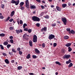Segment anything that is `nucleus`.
I'll use <instances>...</instances> for the list:
<instances>
[{
    "mask_svg": "<svg viewBox=\"0 0 75 75\" xmlns=\"http://www.w3.org/2000/svg\"><path fill=\"white\" fill-rule=\"evenodd\" d=\"M32 20L34 21H40V18H39L36 16H34L32 18Z\"/></svg>",
    "mask_w": 75,
    "mask_h": 75,
    "instance_id": "obj_1",
    "label": "nucleus"
},
{
    "mask_svg": "<svg viewBox=\"0 0 75 75\" xmlns=\"http://www.w3.org/2000/svg\"><path fill=\"white\" fill-rule=\"evenodd\" d=\"M33 41L34 42H37V37L36 35H33Z\"/></svg>",
    "mask_w": 75,
    "mask_h": 75,
    "instance_id": "obj_2",
    "label": "nucleus"
},
{
    "mask_svg": "<svg viewBox=\"0 0 75 75\" xmlns=\"http://www.w3.org/2000/svg\"><path fill=\"white\" fill-rule=\"evenodd\" d=\"M25 6L27 7V8H29L30 6H29V2L28 0H26L25 1Z\"/></svg>",
    "mask_w": 75,
    "mask_h": 75,
    "instance_id": "obj_3",
    "label": "nucleus"
},
{
    "mask_svg": "<svg viewBox=\"0 0 75 75\" xmlns=\"http://www.w3.org/2000/svg\"><path fill=\"white\" fill-rule=\"evenodd\" d=\"M54 38H55V36L52 34H51L49 35L48 38L49 40H52Z\"/></svg>",
    "mask_w": 75,
    "mask_h": 75,
    "instance_id": "obj_4",
    "label": "nucleus"
},
{
    "mask_svg": "<svg viewBox=\"0 0 75 75\" xmlns=\"http://www.w3.org/2000/svg\"><path fill=\"white\" fill-rule=\"evenodd\" d=\"M62 20L63 22L64 23V25H66V24L67 23H66L67 21V19H66V18H64L62 19Z\"/></svg>",
    "mask_w": 75,
    "mask_h": 75,
    "instance_id": "obj_5",
    "label": "nucleus"
},
{
    "mask_svg": "<svg viewBox=\"0 0 75 75\" xmlns=\"http://www.w3.org/2000/svg\"><path fill=\"white\" fill-rule=\"evenodd\" d=\"M69 57H70V55H65L64 56V58H65V59L66 58L67 59H68V58H69Z\"/></svg>",
    "mask_w": 75,
    "mask_h": 75,
    "instance_id": "obj_6",
    "label": "nucleus"
},
{
    "mask_svg": "<svg viewBox=\"0 0 75 75\" xmlns=\"http://www.w3.org/2000/svg\"><path fill=\"white\" fill-rule=\"evenodd\" d=\"M15 13V12H14V11L11 12L10 14L11 16V17H13V16H14V14Z\"/></svg>",
    "mask_w": 75,
    "mask_h": 75,
    "instance_id": "obj_7",
    "label": "nucleus"
},
{
    "mask_svg": "<svg viewBox=\"0 0 75 75\" xmlns=\"http://www.w3.org/2000/svg\"><path fill=\"white\" fill-rule=\"evenodd\" d=\"M35 52L37 54H39L40 53V51L38 50L37 49H35Z\"/></svg>",
    "mask_w": 75,
    "mask_h": 75,
    "instance_id": "obj_8",
    "label": "nucleus"
},
{
    "mask_svg": "<svg viewBox=\"0 0 75 75\" xmlns=\"http://www.w3.org/2000/svg\"><path fill=\"white\" fill-rule=\"evenodd\" d=\"M29 43L30 46V47H33V42H32L31 40L29 41Z\"/></svg>",
    "mask_w": 75,
    "mask_h": 75,
    "instance_id": "obj_9",
    "label": "nucleus"
},
{
    "mask_svg": "<svg viewBox=\"0 0 75 75\" xmlns=\"http://www.w3.org/2000/svg\"><path fill=\"white\" fill-rule=\"evenodd\" d=\"M19 3H20V1L19 0H18L16 1V2L15 3V5H16V6H17V5L19 4Z\"/></svg>",
    "mask_w": 75,
    "mask_h": 75,
    "instance_id": "obj_10",
    "label": "nucleus"
},
{
    "mask_svg": "<svg viewBox=\"0 0 75 75\" xmlns=\"http://www.w3.org/2000/svg\"><path fill=\"white\" fill-rule=\"evenodd\" d=\"M56 8L57 10L58 11H61V9L58 6H56Z\"/></svg>",
    "mask_w": 75,
    "mask_h": 75,
    "instance_id": "obj_11",
    "label": "nucleus"
},
{
    "mask_svg": "<svg viewBox=\"0 0 75 75\" xmlns=\"http://www.w3.org/2000/svg\"><path fill=\"white\" fill-rule=\"evenodd\" d=\"M30 8L31 9H35L36 8V7L34 5H33L30 6Z\"/></svg>",
    "mask_w": 75,
    "mask_h": 75,
    "instance_id": "obj_12",
    "label": "nucleus"
},
{
    "mask_svg": "<svg viewBox=\"0 0 75 75\" xmlns=\"http://www.w3.org/2000/svg\"><path fill=\"white\" fill-rule=\"evenodd\" d=\"M71 43H67L66 45V47H70V46H71Z\"/></svg>",
    "mask_w": 75,
    "mask_h": 75,
    "instance_id": "obj_13",
    "label": "nucleus"
},
{
    "mask_svg": "<svg viewBox=\"0 0 75 75\" xmlns=\"http://www.w3.org/2000/svg\"><path fill=\"white\" fill-rule=\"evenodd\" d=\"M5 62L7 64H9V61L8 59H5Z\"/></svg>",
    "mask_w": 75,
    "mask_h": 75,
    "instance_id": "obj_14",
    "label": "nucleus"
},
{
    "mask_svg": "<svg viewBox=\"0 0 75 75\" xmlns=\"http://www.w3.org/2000/svg\"><path fill=\"white\" fill-rule=\"evenodd\" d=\"M41 31H47V27H44L43 29H41Z\"/></svg>",
    "mask_w": 75,
    "mask_h": 75,
    "instance_id": "obj_15",
    "label": "nucleus"
},
{
    "mask_svg": "<svg viewBox=\"0 0 75 75\" xmlns=\"http://www.w3.org/2000/svg\"><path fill=\"white\" fill-rule=\"evenodd\" d=\"M8 44V42L7 41L4 42L3 43V44L4 45H7Z\"/></svg>",
    "mask_w": 75,
    "mask_h": 75,
    "instance_id": "obj_16",
    "label": "nucleus"
},
{
    "mask_svg": "<svg viewBox=\"0 0 75 75\" xmlns=\"http://www.w3.org/2000/svg\"><path fill=\"white\" fill-rule=\"evenodd\" d=\"M27 34L25 33V34H24L23 35V38L24 39L26 38V37H27Z\"/></svg>",
    "mask_w": 75,
    "mask_h": 75,
    "instance_id": "obj_17",
    "label": "nucleus"
},
{
    "mask_svg": "<svg viewBox=\"0 0 75 75\" xmlns=\"http://www.w3.org/2000/svg\"><path fill=\"white\" fill-rule=\"evenodd\" d=\"M24 3L23 2H21L20 4V7H21L23 6L24 5Z\"/></svg>",
    "mask_w": 75,
    "mask_h": 75,
    "instance_id": "obj_18",
    "label": "nucleus"
},
{
    "mask_svg": "<svg viewBox=\"0 0 75 75\" xmlns=\"http://www.w3.org/2000/svg\"><path fill=\"white\" fill-rule=\"evenodd\" d=\"M69 34H75V32L73 30H72L69 32Z\"/></svg>",
    "mask_w": 75,
    "mask_h": 75,
    "instance_id": "obj_19",
    "label": "nucleus"
},
{
    "mask_svg": "<svg viewBox=\"0 0 75 75\" xmlns=\"http://www.w3.org/2000/svg\"><path fill=\"white\" fill-rule=\"evenodd\" d=\"M0 37H4V36H5V34L4 33L0 34Z\"/></svg>",
    "mask_w": 75,
    "mask_h": 75,
    "instance_id": "obj_20",
    "label": "nucleus"
},
{
    "mask_svg": "<svg viewBox=\"0 0 75 75\" xmlns=\"http://www.w3.org/2000/svg\"><path fill=\"white\" fill-rule=\"evenodd\" d=\"M55 64H58L59 65H61V64L59 62H56Z\"/></svg>",
    "mask_w": 75,
    "mask_h": 75,
    "instance_id": "obj_21",
    "label": "nucleus"
},
{
    "mask_svg": "<svg viewBox=\"0 0 75 75\" xmlns=\"http://www.w3.org/2000/svg\"><path fill=\"white\" fill-rule=\"evenodd\" d=\"M17 68L18 70H20L23 68V67L22 66H19Z\"/></svg>",
    "mask_w": 75,
    "mask_h": 75,
    "instance_id": "obj_22",
    "label": "nucleus"
},
{
    "mask_svg": "<svg viewBox=\"0 0 75 75\" xmlns=\"http://www.w3.org/2000/svg\"><path fill=\"white\" fill-rule=\"evenodd\" d=\"M67 6L66 4H64L62 5V7L63 8H65V7H66Z\"/></svg>",
    "mask_w": 75,
    "mask_h": 75,
    "instance_id": "obj_23",
    "label": "nucleus"
},
{
    "mask_svg": "<svg viewBox=\"0 0 75 75\" xmlns=\"http://www.w3.org/2000/svg\"><path fill=\"white\" fill-rule=\"evenodd\" d=\"M30 57V54H28V55L27 56L26 58L27 59H29Z\"/></svg>",
    "mask_w": 75,
    "mask_h": 75,
    "instance_id": "obj_24",
    "label": "nucleus"
},
{
    "mask_svg": "<svg viewBox=\"0 0 75 75\" xmlns=\"http://www.w3.org/2000/svg\"><path fill=\"white\" fill-rule=\"evenodd\" d=\"M16 1L14 0H11V3H13V4H15L16 3Z\"/></svg>",
    "mask_w": 75,
    "mask_h": 75,
    "instance_id": "obj_25",
    "label": "nucleus"
},
{
    "mask_svg": "<svg viewBox=\"0 0 75 75\" xmlns=\"http://www.w3.org/2000/svg\"><path fill=\"white\" fill-rule=\"evenodd\" d=\"M70 30L71 29H70V28H67L66 29L67 31L69 32H69L71 31Z\"/></svg>",
    "mask_w": 75,
    "mask_h": 75,
    "instance_id": "obj_26",
    "label": "nucleus"
},
{
    "mask_svg": "<svg viewBox=\"0 0 75 75\" xmlns=\"http://www.w3.org/2000/svg\"><path fill=\"white\" fill-rule=\"evenodd\" d=\"M68 51L69 52H71L72 51V49L71 48V47H68Z\"/></svg>",
    "mask_w": 75,
    "mask_h": 75,
    "instance_id": "obj_27",
    "label": "nucleus"
},
{
    "mask_svg": "<svg viewBox=\"0 0 75 75\" xmlns=\"http://www.w3.org/2000/svg\"><path fill=\"white\" fill-rule=\"evenodd\" d=\"M16 32L17 34H18L20 33V30H16Z\"/></svg>",
    "mask_w": 75,
    "mask_h": 75,
    "instance_id": "obj_28",
    "label": "nucleus"
},
{
    "mask_svg": "<svg viewBox=\"0 0 75 75\" xmlns=\"http://www.w3.org/2000/svg\"><path fill=\"white\" fill-rule=\"evenodd\" d=\"M64 39H68L69 37L68 36H65L64 37Z\"/></svg>",
    "mask_w": 75,
    "mask_h": 75,
    "instance_id": "obj_29",
    "label": "nucleus"
},
{
    "mask_svg": "<svg viewBox=\"0 0 75 75\" xmlns=\"http://www.w3.org/2000/svg\"><path fill=\"white\" fill-rule=\"evenodd\" d=\"M28 31L29 33H31V31H32V30L31 29H28Z\"/></svg>",
    "mask_w": 75,
    "mask_h": 75,
    "instance_id": "obj_30",
    "label": "nucleus"
},
{
    "mask_svg": "<svg viewBox=\"0 0 75 75\" xmlns=\"http://www.w3.org/2000/svg\"><path fill=\"white\" fill-rule=\"evenodd\" d=\"M27 25L26 23H24L23 25V28H25V26H27Z\"/></svg>",
    "mask_w": 75,
    "mask_h": 75,
    "instance_id": "obj_31",
    "label": "nucleus"
},
{
    "mask_svg": "<svg viewBox=\"0 0 75 75\" xmlns=\"http://www.w3.org/2000/svg\"><path fill=\"white\" fill-rule=\"evenodd\" d=\"M0 47L2 50H4V47H3V45H0Z\"/></svg>",
    "mask_w": 75,
    "mask_h": 75,
    "instance_id": "obj_32",
    "label": "nucleus"
},
{
    "mask_svg": "<svg viewBox=\"0 0 75 75\" xmlns=\"http://www.w3.org/2000/svg\"><path fill=\"white\" fill-rule=\"evenodd\" d=\"M33 58H34V59H35V58H37V56L35 55H33L32 56Z\"/></svg>",
    "mask_w": 75,
    "mask_h": 75,
    "instance_id": "obj_33",
    "label": "nucleus"
},
{
    "mask_svg": "<svg viewBox=\"0 0 75 75\" xmlns=\"http://www.w3.org/2000/svg\"><path fill=\"white\" fill-rule=\"evenodd\" d=\"M36 26H37V27H39L40 26V23H37L36 24Z\"/></svg>",
    "mask_w": 75,
    "mask_h": 75,
    "instance_id": "obj_34",
    "label": "nucleus"
},
{
    "mask_svg": "<svg viewBox=\"0 0 75 75\" xmlns=\"http://www.w3.org/2000/svg\"><path fill=\"white\" fill-rule=\"evenodd\" d=\"M7 48L8 49L9 48H10V47H11V45L10 44H8L7 45Z\"/></svg>",
    "mask_w": 75,
    "mask_h": 75,
    "instance_id": "obj_35",
    "label": "nucleus"
},
{
    "mask_svg": "<svg viewBox=\"0 0 75 75\" xmlns=\"http://www.w3.org/2000/svg\"><path fill=\"white\" fill-rule=\"evenodd\" d=\"M45 18H47V19H48V18H49V17L47 15L45 16Z\"/></svg>",
    "mask_w": 75,
    "mask_h": 75,
    "instance_id": "obj_36",
    "label": "nucleus"
},
{
    "mask_svg": "<svg viewBox=\"0 0 75 75\" xmlns=\"http://www.w3.org/2000/svg\"><path fill=\"white\" fill-rule=\"evenodd\" d=\"M12 52H16V50L13 48L12 49Z\"/></svg>",
    "mask_w": 75,
    "mask_h": 75,
    "instance_id": "obj_37",
    "label": "nucleus"
},
{
    "mask_svg": "<svg viewBox=\"0 0 75 75\" xmlns=\"http://www.w3.org/2000/svg\"><path fill=\"white\" fill-rule=\"evenodd\" d=\"M10 18V17H8L7 18V19H6V20L5 21L6 22L7 21H8L9 20V19Z\"/></svg>",
    "mask_w": 75,
    "mask_h": 75,
    "instance_id": "obj_38",
    "label": "nucleus"
},
{
    "mask_svg": "<svg viewBox=\"0 0 75 75\" xmlns=\"http://www.w3.org/2000/svg\"><path fill=\"white\" fill-rule=\"evenodd\" d=\"M20 8L22 10H23L24 9V7L22 6H20Z\"/></svg>",
    "mask_w": 75,
    "mask_h": 75,
    "instance_id": "obj_39",
    "label": "nucleus"
},
{
    "mask_svg": "<svg viewBox=\"0 0 75 75\" xmlns=\"http://www.w3.org/2000/svg\"><path fill=\"white\" fill-rule=\"evenodd\" d=\"M10 42L11 43V44H13V43L14 42V41H13V39H11L10 40Z\"/></svg>",
    "mask_w": 75,
    "mask_h": 75,
    "instance_id": "obj_40",
    "label": "nucleus"
},
{
    "mask_svg": "<svg viewBox=\"0 0 75 75\" xmlns=\"http://www.w3.org/2000/svg\"><path fill=\"white\" fill-rule=\"evenodd\" d=\"M57 43H54L53 44L54 47H56V46H57Z\"/></svg>",
    "mask_w": 75,
    "mask_h": 75,
    "instance_id": "obj_41",
    "label": "nucleus"
},
{
    "mask_svg": "<svg viewBox=\"0 0 75 75\" xmlns=\"http://www.w3.org/2000/svg\"><path fill=\"white\" fill-rule=\"evenodd\" d=\"M23 53V52L22 51H19V54L20 55H21Z\"/></svg>",
    "mask_w": 75,
    "mask_h": 75,
    "instance_id": "obj_42",
    "label": "nucleus"
},
{
    "mask_svg": "<svg viewBox=\"0 0 75 75\" xmlns=\"http://www.w3.org/2000/svg\"><path fill=\"white\" fill-rule=\"evenodd\" d=\"M20 24H22L23 22V21H22V20H21L20 21Z\"/></svg>",
    "mask_w": 75,
    "mask_h": 75,
    "instance_id": "obj_43",
    "label": "nucleus"
},
{
    "mask_svg": "<svg viewBox=\"0 0 75 75\" xmlns=\"http://www.w3.org/2000/svg\"><path fill=\"white\" fill-rule=\"evenodd\" d=\"M52 27H55L56 26V23H54V24H52Z\"/></svg>",
    "mask_w": 75,
    "mask_h": 75,
    "instance_id": "obj_44",
    "label": "nucleus"
},
{
    "mask_svg": "<svg viewBox=\"0 0 75 75\" xmlns=\"http://www.w3.org/2000/svg\"><path fill=\"white\" fill-rule=\"evenodd\" d=\"M28 28H26L25 29H24V31H28Z\"/></svg>",
    "mask_w": 75,
    "mask_h": 75,
    "instance_id": "obj_45",
    "label": "nucleus"
},
{
    "mask_svg": "<svg viewBox=\"0 0 75 75\" xmlns=\"http://www.w3.org/2000/svg\"><path fill=\"white\" fill-rule=\"evenodd\" d=\"M0 18H1V19H3V18H4V17L2 16H0Z\"/></svg>",
    "mask_w": 75,
    "mask_h": 75,
    "instance_id": "obj_46",
    "label": "nucleus"
},
{
    "mask_svg": "<svg viewBox=\"0 0 75 75\" xmlns=\"http://www.w3.org/2000/svg\"><path fill=\"white\" fill-rule=\"evenodd\" d=\"M13 19L12 18V19H9V21L10 22H12V21H13Z\"/></svg>",
    "mask_w": 75,
    "mask_h": 75,
    "instance_id": "obj_47",
    "label": "nucleus"
},
{
    "mask_svg": "<svg viewBox=\"0 0 75 75\" xmlns=\"http://www.w3.org/2000/svg\"><path fill=\"white\" fill-rule=\"evenodd\" d=\"M41 7L42 9H44V8H44V6L43 5L41 6Z\"/></svg>",
    "mask_w": 75,
    "mask_h": 75,
    "instance_id": "obj_48",
    "label": "nucleus"
},
{
    "mask_svg": "<svg viewBox=\"0 0 75 75\" xmlns=\"http://www.w3.org/2000/svg\"><path fill=\"white\" fill-rule=\"evenodd\" d=\"M1 7L2 8H4V5L3 4L1 5Z\"/></svg>",
    "mask_w": 75,
    "mask_h": 75,
    "instance_id": "obj_49",
    "label": "nucleus"
},
{
    "mask_svg": "<svg viewBox=\"0 0 75 75\" xmlns=\"http://www.w3.org/2000/svg\"><path fill=\"white\" fill-rule=\"evenodd\" d=\"M2 54L3 55H4V56H6V53H2Z\"/></svg>",
    "mask_w": 75,
    "mask_h": 75,
    "instance_id": "obj_50",
    "label": "nucleus"
},
{
    "mask_svg": "<svg viewBox=\"0 0 75 75\" xmlns=\"http://www.w3.org/2000/svg\"><path fill=\"white\" fill-rule=\"evenodd\" d=\"M9 29L11 30H13V28L12 27H10L9 28Z\"/></svg>",
    "mask_w": 75,
    "mask_h": 75,
    "instance_id": "obj_51",
    "label": "nucleus"
},
{
    "mask_svg": "<svg viewBox=\"0 0 75 75\" xmlns=\"http://www.w3.org/2000/svg\"><path fill=\"white\" fill-rule=\"evenodd\" d=\"M29 74L30 75H34V73H30Z\"/></svg>",
    "mask_w": 75,
    "mask_h": 75,
    "instance_id": "obj_52",
    "label": "nucleus"
},
{
    "mask_svg": "<svg viewBox=\"0 0 75 75\" xmlns=\"http://www.w3.org/2000/svg\"><path fill=\"white\" fill-rule=\"evenodd\" d=\"M72 65H73V64L72 63H71L69 65V66H72Z\"/></svg>",
    "mask_w": 75,
    "mask_h": 75,
    "instance_id": "obj_53",
    "label": "nucleus"
},
{
    "mask_svg": "<svg viewBox=\"0 0 75 75\" xmlns=\"http://www.w3.org/2000/svg\"><path fill=\"white\" fill-rule=\"evenodd\" d=\"M42 47H43V48L45 47V44H44V43H43L42 44Z\"/></svg>",
    "mask_w": 75,
    "mask_h": 75,
    "instance_id": "obj_54",
    "label": "nucleus"
},
{
    "mask_svg": "<svg viewBox=\"0 0 75 75\" xmlns=\"http://www.w3.org/2000/svg\"><path fill=\"white\" fill-rule=\"evenodd\" d=\"M66 63L67 64H69V63H70V62H69L68 61H67Z\"/></svg>",
    "mask_w": 75,
    "mask_h": 75,
    "instance_id": "obj_55",
    "label": "nucleus"
},
{
    "mask_svg": "<svg viewBox=\"0 0 75 75\" xmlns=\"http://www.w3.org/2000/svg\"><path fill=\"white\" fill-rule=\"evenodd\" d=\"M9 38H10V39H13V37L12 36H11Z\"/></svg>",
    "mask_w": 75,
    "mask_h": 75,
    "instance_id": "obj_56",
    "label": "nucleus"
},
{
    "mask_svg": "<svg viewBox=\"0 0 75 75\" xmlns=\"http://www.w3.org/2000/svg\"><path fill=\"white\" fill-rule=\"evenodd\" d=\"M20 50H21V49L20 47H18L17 48V50L18 51H20Z\"/></svg>",
    "mask_w": 75,
    "mask_h": 75,
    "instance_id": "obj_57",
    "label": "nucleus"
},
{
    "mask_svg": "<svg viewBox=\"0 0 75 75\" xmlns=\"http://www.w3.org/2000/svg\"><path fill=\"white\" fill-rule=\"evenodd\" d=\"M11 62H12V63H14V60H12L11 61Z\"/></svg>",
    "mask_w": 75,
    "mask_h": 75,
    "instance_id": "obj_58",
    "label": "nucleus"
},
{
    "mask_svg": "<svg viewBox=\"0 0 75 75\" xmlns=\"http://www.w3.org/2000/svg\"><path fill=\"white\" fill-rule=\"evenodd\" d=\"M37 1H38V2L39 3H40V1H41L40 0H36Z\"/></svg>",
    "mask_w": 75,
    "mask_h": 75,
    "instance_id": "obj_59",
    "label": "nucleus"
},
{
    "mask_svg": "<svg viewBox=\"0 0 75 75\" xmlns=\"http://www.w3.org/2000/svg\"><path fill=\"white\" fill-rule=\"evenodd\" d=\"M24 39H25V40H28V38H27V37H26V38Z\"/></svg>",
    "mask_w": 75,
    "mask_h": 75,
    "instance_id": "obj_60",
    "label": "nucleus"
},
{
    "mask_svg": "<svg viewBox=\"0 0 75 75\" xmlns=\"http://www.w3.org/2000/svg\"><path fill=\"white\" fill-rule=\"evenodd\" d=\"M51 7H52V8L53 7H54V5H52L51 6Z\"/></svg>",
    "mask_w": 75,
    "mask_h": 75,
    "instance_id": "obj_61",
    "label": "nucleus"
},
{
    "mask_svg": "<svg viewBox=\"0 0 75 75\" xmlns=\"http://www.w3.org/2000/svg\"><path fill=\"white\" fill-rule=\"evenodd\" d=\"M58 74V72H56L55 73V75H57Z\"/></svg>",
    "mask_w": 75,
    "mask_h": 75,
    "instance_id": "obj_62",
    "label": "nucleus"
},
{
    "mask_svg": "<svg viewBox=\"0 0 75 75\" xmlns=\"http://www.w3.org/2000/svg\"><path fill=\"white\" fill-rule=\"evenodd\" d=\"M69 62H70H70H71V59H69V61H68Z\"/></svg>",
    "mask_w": 75,
    "mask_h": 75,
    "instance_id": "obj_63",
    "label": "nucleus"
},
{
    "mask_svg": "<svg viewBox=\"0 0 75 75\" xmlns=\"http://www.w3.org/2000/svg\"><path fill=\"white\" fill-rule=\"evenodd\" d=\"M42 2L43 3H45V1H42Z\"/></svg>",
    "mask_w": 75,
    "mask_h": 75,
    "instance_id": "obj_64",
    "label": "nucleus"
}]
</instances>
